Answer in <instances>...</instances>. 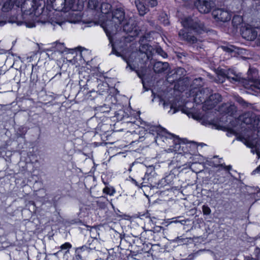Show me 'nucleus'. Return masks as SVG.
<instances>
[{
	"instance_id": "8",
	"label": "nucleus",
	"mask_w": 260,
	"mask_h": 260,
	"mask_svg": "<svg viewBox=\"0 0 260 260\" xmlns=\"http://www.w3.org/2000/svg\"><path fill=\"white\" fill-rule=\"evenodd\" d=\"M161 127H159L158 126H151L147 131H148V134L149 135H152L153 136L156 135L154 137V140L156 143L157 142V141L161 140L162 141H164V138H167V136H164V135L168 134L169 135H171L173 137H174L175 136L171 133H169L167 132L166 129H162L161 130Z\"/></svg>"
},
{
	"instance_id": "2",
	"label": "nucleus",
	"mask_w": 260,
	"mask_h": 260,
	"mask_svg": "<svg viewBox=\"0 0 260 260\" xmlns=\"http://www.w3.org/2000/svg\"><path fill=\"white\" fill-rule=\"evenodd\" d=\"M111 16V19L107 21L106 26L104 29L112 48L111 53L117 56H120V53L114 47L112 36L115 35L119 29H121L120 25L125 21V12L123 8L119 7L114 9L112 12Z\"/></svg>"
},
{
	"instance_id": "40",
	"label": "nucleus",
	"mask_w": 260,
	"mask_h": 260,
	"mask_svg": "<svg viewBox=\"0 0 260 260\" xmlns=\"http://www.w3.org/2000/svg\"><path fill=\"white\" fill-rule=\"evenodd\" d=\"M61 74H62V73L61 72H59V73H57V74H55V75L52 78L53 79L54 78H60L61 76Z\"/></svg>"
},
{
	"instance_id": "41",
	"label": "nucleus",
	"mask_w": 260,
	"mask_h": 260,
	"mask_svg": "<svg viewBox=\"0 0 260 260\" xmlns=\"http://www.w3.org/2000/svg\"><path fill=\"white\" fill-rule=\"evenodd\" d=\"M256 173H260V166L259 167H258L255 170L253 171L252 174H254Z\"/></svg>"
},
{
	"instance_id": "56",
	"label": "nucleus",
	"mask_w": 260,
	"mask_h": 260,
	"mask_svg": "<svg viewBox=\"0 0 260 260\" xmlns=\"http://www.w3.org/2000/svg\"><path fill=\"white\" fill-rule=\"evenodd\" d=\"M172 108H173V106H171V109H172Z\"/></svg>"
},
{
	"instance_id": "23",
	"label": "nucleus",
	"mask_w": 260,
	"mask_h": 260,
	"mask_svg": "<svg viewBox=\"0 0 260 260\" xmlns=\"http://www.w3.org/2000/svg\"><path fill=\"white\" fill-rule=\"evenodd\" d=\"M111 5L108 3L103 2L101 5V11L102 13L107 14L111 10Z\"/></svg>"
},
{
	"instance_id": "1",
	"label": "nucleus",
	"mask_w": 260,
	"mask_h": 260,
	"mask_svg": "<svg viewBox=\"0 0 260 260\" xmlns=\"http://www.w3.org/2000/svg\"><path fill=\"white\" fill-rule=\"evenodd\" d=\"M19 8L22 14L10 17L9 22L16 23L18 25L25 23L27 27H33L35 26V21H39L42 19L46 20L48 19L46 15L47 11L43 10L40 13L39 12V6L36 0H23ZM45 21L44 20V22Z\"/></svg>"
},
{
	"instance_id": "13",
	"label": "nucleus",
	"mask_w": 260,
	"mask_h": 260,
	"mask_svg": "<svg viewBox=\"0 0 260 260\" xmlns=\"http://www.w3.org/2000/svg\"><path fill=\"white\" fill-rule=\"evenodd\" d=\"M178 36L181 40L185 41L190 44H199L200 42L199 39L185 29H181L178 32Z\"/></svg>"
},
{
	"instance_id": "47",
	"label": "nucleus",
	"mask_w": 260,
	"mask_h": 260,
	"mask_svg": "<svg viewBox=\"0 0 260 260\" xmlns=\"http://www.w3.org/2000/svg\"><path fill=\"white\" fill-rule=\"evenodd\" d=\"M58 25H59L60 26H61L63 24H64L65 23V22L64 21H62V22H56Z\"/></svg>"
},
{
	"instance_id": "26",
	"label": "nucleus",
	"mask_w": 260,
	"mask_h": 260,
	"mask_svg": "<svg viewBox=\"0 0 260 260\" xmlns=\"http://www.w3.org/2000/svg\"><path fill=\"white\" fill-rule=\"evenodd\" d=\"M99 6L98 0H89L88 7L91 10H96Z\"/></svg>"
},
{
	"instance_id": "10",
	"label": "nucleus",
	"mask_w": 260,
	"mask_h": 260,
	"mask_svg": "<svg viewBox=\"0 0 260 260\" xmlns=\"http://www.w3.org/2000/svg\"><path fill=\"white\" fill-rule=\"evenodd\" d=\"M221 96L217 93L208 95V99L203 106V110L206 111L212 109L221 101Z\"/></svg>"
},
{
	"instance_id": "44",
	"label": "nucleus",
	"mask_w": 260,
	"mask_h": 260,
	"mask_svg": "<svg viewBox=\"0 0 260 260\" xmlns=\"http://www.w3.org/2000/svg\"><path fill=\"white\" fill-rule=\"evenodd\" d=\"M160 50L161 51V52H159V54H160V55L164 57H165V56L167 55V54L161 49Z\"/></svg>"
},
{
	"instance_id": "29",
	"label": "nucleus",
	"mask_w": 260,
	"mask_h": 260,
	"mask_svg": "<svg viewBox=\"0 0 260 260\" xmlns=\"http://www.w3.org/2000/svg\"><path fill=\"white\" fill-rule=\"evenodd\" d=\"M162 229V227L160 226H156L154 227L153 230H148V232L150 233V235L152 236H154V234L156 232H159Z\"/></svg>"
},
{
	"instance_id": "24",
	"label": "nucleus",
	"mask_w": 260,
	"mask_h": 260,
	"mask_svg": "<svg viewBox=\"0 0 260 260\" xmlns=\"http://www.w3.org/2000/svg\"><path fill=\"white\" fill-rule=\"evenodd\" d=\"M182 216H177L174 218H172L171 220V221L169 222L170 223H180L182 225H184L186 222L188 221V219H182Z\"/></svg>"
},
{
	"instance_id": "14",
	"label": "nucleus",
	"mask_w": 260,
	"mask_h": 260,
	"mask_svg": "<svg viewBox=\"0 0 260 260\" xmlns=\"http://www.w3.org/2000/svg\"><path fill=\"white\" fill-rule=\"evenodd\" d=\"M210 90L208 88H203L197 92L194 98V101L197 104L205 103L208 99V95L210 93Z\"/></svg>"
},
{
	"instance_id": "19",
	"label": "nucleus",
	"mask_w": 260,
	"mask_h": 260,
	"mask_svg": "<svg viewBox=\"0 0 260 260\" xmlns=\"http://www.w3.org/2000/svg\"><path fill=\"white\" fill-rule=\"evenodd\" d=\"M39 67L37 65L32 64V70L30 77V86L35 87L38 81V72Z\"/></svg>"
},
{
	"instance_id": "45",
	"label": "nucleus",
	"mask_w": 260,
	"mask_h": 260,
	"mask_svg": "<svg viewBox=\"0 0 260 260\" xmlns=\"http://www.w3.org/2000/svg\"><path fill=\"white\" fill-rule=\"evenodd\" d=\"M132 181L133 183H134L137 186H139V184L138 183V182L136 181V180L134 179H132Z\"/></svg>"
},
{
	"instance_id": "50",
	"label": "nucleus",
	"mask_w": 260,
	"mask_h": 260,
	"mask_svg": "<svg viewBox=\"0 0 260 260\" xmlns=\"http://www.w3.org/2000/svg\"><path fill=\"white\" fill-rule=\"evenodd\" d=\"M165 23L166 25H168V24H169V21L168 20H167L166 22H165Z\"/></svg>"
},
{
	"instance_id": "46",
	"label": "nucleus",
	"mask_w": 260,
	"mask_h": 260,
	"mask_svg": "<svg viewBox=\"0 0 260 260\" xmlns=\"http://www.w3.org/2000/svg\"><path fill=\"white\" fill-rule=\"evenodd\" d=\"M192 118L193 119H194L198 120L199 119V116L197 115H195V114H192Z\"/></svg>"
},
{
	"instance_id": "49",
	"label": "nucleus",
	"mask_w": 260,
	"mask_h": 260,
	"mask_svg": "<svg viewBox=\"0 0 260 260\" xmlns=\"http://www.w3.org/2000/svg\"><path fill=\"white\" fill-rule=\"evenodd\" d=\"M177 111V110L176 109H175V108H174V110H173V111L172 112V114L175 113Z\"/></svg>"
},
{
	"instance_id": "25",
	"label": "nucleus",
	"mask_w": 260,
	"mask_h": 260,
	"mask_svg": "<svg viewBox=\"0 0 260 260\" xmlns=\"http://www.w3.org/2000/svg\"><path fill=\"white\" fill-rule=\"evenodd\" d=\"M243 21V18L239 15L234 16L232 19V24L234 26L237 27Z\"/></svg>"
},
{
	"instance_id": "6",
	"label": "nucleus",
	"mask_w": 260,
	"mask_h": 260,
	"mask_svg": "<svg viewBox=\"0 0 260 260\" xmlns=\"http://www.w3.org/2000/svg\"><path fill=\"white\" fill-rule=\"evenodd\" d=\"M49 1V0H47ZM54 10L57 11H68L72 9L75 0H49Z\"/></svg>"
},
{
	"instance_id": "32",
	"label": "nucleus",
	"mask_w": 260,
	"mask_h": 260,
	"mask_svg": "<svg viewBox=\"0 0 260 260\" xmlns=\"http://www.w3.org/2000/svg\"><path fill=\"white\" fill-rule=\"evenodd\" d=\"M203 79L201 77L196 78L193 81V84L197 86H202L203 85L202 82Z\"/></svg>"
},
{
	"instance_id": "35",
	"label": "nucleus",
	"mask_w": 260,
	"mask_h": 260,
	"mask_svg": "<svg viewBox=\"0 0 260 260\" xmlns=\"http://www.w3.org/2000/svg\"><path fill=\"white\" fill-rule=\"evenodd\" d=\"M148 48V45L144 44L140 46V51L143 53H145V51L147 50Z\"/></svg>"
},
{
	"instance_id": "3",
	"label": "nucleus",
	"mask_w": 260,
	"mask_h": 260,
	"mask_svg": "<svg viewBox=\"0 0 260 260\" xmlns=\"http://www.w3.org/2000/svg\"><path fill=\"white\" fill-rule=\"evenodd\" d=\"M210 166L217 168L214 175L213 182L215 184H220L225 182L231 174L230 170L232 169V166H226L225 164H215L210 161Z\"/></svg>"
},
{
	"instance_id": "43",
	"label": "nucleus",
	"mask_w": 260,
	"mask_h": 260,
	"mask_svg": "<svg viewBox=\"0 0 260 260\" xmlns=\"http://www.w3.org/2000/svg\"><path fill=\"white\" fill-rule=\"evenodd\" d=\"M160 50L161 51V52H159V54H160V55L164 57H165V56L167 55V54L161 49Z\"/></svg>"
},
{
	"instance_id": "34",
	"label": "nucleus",
	"mask_w": 260,
	"mask_h": 260,
	"mask_svg": "<svg viewBox=\"0 0 260 260\" xmlns=\"http://www.w3.org/2000/svg\"><path fill=\"white\" fill-rule=\"evenodd\" d=\"M180 140L179 139L176 137V139L174 140V144H175V146L174 147V149H175V151H177V150H179V148H180Z\"/></svg>"
},
{
	"instance_id": "36",
	"label": "nucleus",
	"mask_w": 260,
	"mask_h": 260,
	"mask_svg": "<svg viewBox=\"0 0 260 260\" xmlns=\"http://www.w3.org/2000/svg\"><path fill=\"white\" fill-rule=\"evenodd\" d=\"M185 241V239L182 238L181 236L180 237H177L175 239H174L173 240V242H178V243H182L184 242Z\"/></svg>"
},
{
	"instance_id": "15",
	"label": "nucleus",
	"mask_w": 260,
	"mask_h": 260,
	"mask_svg": "<svg viewBox=\"0 0 260 260\" xmlns=\"http://www.w3.org/2000/svg\"><path fill=\"white\" fill-rule=\"evenodd\" d=\"M257 73L256 71H253V74L249 75L247 77L249 84L253 90H256L257 92H260V79L257 76Z\"/></svg>"
},
{
	"instance_id": "12",
	"label": "nucleus",
	"mask_w": 260,
	"mask_h": 260,
	"mask_svg": "<svg viewBox=\"0 0 260 260\" xmlns=\"http://www.w3.org/2000/svg\"><path fill=\"white\" fill-rule=\"evenodd\" d=\"M213 17L217 21L226 22L231 18L230 13L226 10L222 9H216L214 10L212 13Z\"/></svg>"
},
{
	"instance_id": "30",
	"label": "nucleus",
	"mask_w": 260,
	"mask_h": 260,
	"mask_svg": "<svg viewBox=\"0 0 260 260\" xmlns=\"http://www.w3.org/2000/svg\"><path fill=\"white\" fill-rule=\"evenodd\" d=\"M202 211L203 214L205 215H209L211 212L210 208L207 205H205L202 206Z\"/></svg>"
},
{
	"instance_id": "51",
	"label": "nucleus",
	"mask_w": 260,
	"mask_h": 260,
	"mask_svg": "<svg viewBox=\"0 0 260 260\" xmlns=\"http://www.w3.org/2000/svg\"><path fill=\"white\" fill-rule=\"evenodd\" d=\"M150 169L154 171V168L152 167H150Z\"/></svg>"
},
{
	"instance_id": "20",
	"label": "nucleus",
	"mask_w": 260,
	"mask_h": 260,
	"mask_svg": "<svg viewBox=\"0 0 260 260\" xmlns=\"http://www.w3.org/2000/svg\"><path fill=\"white\" fill-rule=\"evenodd\" d=\"M169 63L167 62L158 61L154 63L153 70L155 73H159L166 71L169 68Z\"/></svg>"
},
{
	"instance_id": "48",
	"label": "nucleus",
	"mask_w": 260,
	"mask_h": 260,
	"mask_svg": "<svg viewBox=\"0 0 260 260\" xmlns=\"http://www.w3.org/2000/svg\"><path fill=\"white\" fill-rule=\"evenodd\" d=\"M5 24V22L0 21V26H3Z\"/></svg>"
},
{
	"instance_id": "54",
	"label": "nucleus",
	"mask_w": 260,
	"mask_h": 260,
	"mask_svg": "<svg viewBox=\"0 0 260 260\" xmlns=\"http://www.w3.org/2000/svg\"><path fill=\"white\" fill-rule=\"evenodd\" d=\"M143 87L145 88V85L143 84Z\"/></svg>"
},
{
	"instance_id": "33",
	"label": "nucleus",
	"mask_w": 260,
	"mask_h": 260,
	"mask_svg": "<svg viewBox=\"0 0 260 260\" xmlns=\"http://www.w3.org/2000/svg\"><path fill=\"white\" fill-rule=\"evenodd\" d=\"M72 247L71 244L69 242H66L60 246V248L61 250H67V252L69 251V249Z\"/></svg>"
},
{
	"instance_id": "31",
	"label": "nucleus",
	"mask_w": 260,
	"mask_h": 260,
	"mask_svg": "<svg viewBox=\"0 0 260 260\" xmlns=\"http://www.w3.org/2000/svg\"><path fill=\"white\" fill-rule=\"evenodd\" d=\"M146 5L148 7H154L158 4L157 0H146Z\"/></svg>"
},
{
	"instance_id": "53",
	"label": "nucleus",
	"mask_w": 260,
	"mask_h": 260,
	"mask_svg": "<svg viewBox=\"0 0 260 260\" xmlns=\"http://www.w3.org/2000/svg\"><path fill=\"white\" fill-rule=\"evenodd\" d=\"M93 92V91L92 90H91V91H90V93H92V92Z\"/></svg>"
},
{
	"instance_id": "21",
	"label": "nucleus",
	"mask_w": 260,
	"mask_h": 260,
	"mask_svg": "<svg viewBox=\"0 0 260 260\" xmlns=\"http://www.w3.org/2000/svg\"><path fill=\"white\" fill-rule=\"evenodd\" d=\"M82 73L80 74V77H79L80 80L79 81V84L80 86L81 90L83 89V91H84L85 89L87 90L89 89L88 86H89V84H90L91 83V82L89 79V75H87L86 78H85V76H83V78L84 79H82Z\"/></svg>"
},
{
	"instance_id": "5",
	"label": "nucleus",
	"mask_w": 260,
	"mask_h": 260,
	"mask_svg": "<svg viewBox=\"0 0 260 260\" xmlns=\"http://www.w3.org/2000/svg\"><path fill=\"white\" fill-rule=\"evenodd\" d=\"M218 77H220L222 79L219 78V82L223 83L225 79L229 80L232 83L240 82L241 78L240 75L237 74L233 69L224 70L220 69L217 73Z\"/></svg>"
},
{
	"instance_id": "27",
	"label": "nucleus",
	"mask_w": 260,
	"mask_h": 260,
	"mask_svg": "<svg viewBox=\"0 0 260 260\" xmlns=\"http://www.w3.org/2000/svg\"><path fill=\"white\" fill-rule=\"evenodd\" d=\"M252 125L253 127L256 128H260V115H255V117L253 119Z\"/></svg>"
},
{
	"instance_id": "39",
	"label": "nucleus",
	"mask_w": 260,
	"mask_h": 260,
	"mask_svg": "<svg viewBox=\"0 0 260 260\" xmlns=\"http://www.w3.org/2000/svg\"><path fill=\"white\" fill-rule=\"evenodd\" d=\"M238 102L244 106H247L248 104L247 103L244 101V100L242 99V98H239L238 99Z\"/></svg>"
},
{
	"instance_id": "42",
	"label": "nucleus",
	"mask_w": 260,
	"mask_h": 260,
	"mask_svg": "<svg viewBox=\"0 0 260 260\" xmlns=\"http://www.w3.org/2000/svg\"><path fill=\"white\" fill-rule=\"evenodd\" d=\"M126 62L127 64L126 68L129 67L130 68V69L131 70V71H134V68H133V67L132 65L130 64L129 62L127 61H126Z\"/></svg>"
},
{
	"instance_id": "17",
	"label": "nucleus",
	"mask_w": 260,
	"mask_h": 260,
	"mask_svg": "<svg viewBox=\"0 0 260 260\" xmlns=\"http://www.w3.org/2000/svg\"><path fill=\"white\" fill-rule=\"evenodd\" d=\"M221 111L230 116H234L237 112V108L234 105L224 104L222 106Z\"/></svg>"
},
{
	"instance_id": "7",
	"label": "nucleus",
	"mask_w": 260,
	"mask_h": 260,
	"mask_svg": "<svg viewBox=\"0 0 260 260\" xmlns=\"http://www.w3.org/2000/svg\"><path fill=\"white\" fill-rule=\"evenodd\" d=\"M123 31L128 34L127 38H134L139 34L140 29L135 20L129 18L123 25ZM126 39V37H125Z\"/></svg>"
},
{
	"instance_id": "22",
	"label": "nucleus",
	"mask_w": 260,
	"mask_h": 260,
	"mask_svg": "<svg viewBox=\"0 0 260 260\" xmlns=\"http://www.w3.org/2000/svg\"><path fill=\"white\" fill-rule=\"evenodd\" d=\"M135 4L140 15L143 16L148 12V7L147 5H144L143 2L140 0H136L135 1Z\"/></svg>"
},
{
	"instance_id": "37",
	"label": "nucleus",
	"mask_w": 260,
	"mask_h": 260,
	"mask_svg": "<svg viewBox=\"0 0 260 260\" xmlns=\"http://www.w3.org/2000/svg\"><path fill=\"white\" fill-rule=\"evenodd\" d=\"M222 48L224 51L228 52H232L234 51L233 46H231V47L228 46H222Z\"/></svg>"
},
{
	"instance_id": "9",
	"label": "nucleus",
	"mask_w": 260,
	"mask_h": 260,
	"mask_svg": "<svg viewBox=\"0 0 260 260\" xmlns=\"http://www.w3.org/2000/svg\"><path fill=\"white\" fill-rule=\"evenodd\" d=\"M194 5L202 14L209 13L214 7V3L211 0H197Z\"/></svg>"
},
{
	"instance_id": "18",
	"label": "nucleus",
	"mask_w": 260,
	"mask_h": 260,
	"mask_svg": "<svg viewBox=\"0 0 260 260\" xmlns=\"http://www.w3.org/2000/svg\"><path fill=\"white\" fill-rule=\"evenodd\" d=\"M255 115L251 112H246L240 116V119L246 124L252 125Z\"/></svg>"
},
{
	"instance_id": "55",
	"label": "nucleus",
	"mask_w": 260,
	"mask_h": 260,
	"mask_svg": "<svg viewBox=\"0 0 260 260\" xmlns=\"http://www.w3.org/2000/svg\"><path fill=\"white\" fill-rule=\"evenodd\" d=\"M88 99H89V95L87 97Z\"/></svg>"
},
{
	"instance_id": "11",
	"label": "nucleus",
	"mask_w": 260,
	"mask_h": 260,
	"mask_svg": "<svg viewBox=\"0 0 260 260\" xmlns=\"http://www.w3.org/2000/svg\"><path fill=\"white\" fill-rule=\"evenodd\" d=\"M241 35L248 41H253L257 37V32L250 25L245 24L241 29Z\"/></svg>"
},
{
	"instance_id": "16",
	"label": "nucleus",
	"mask_w": 260,
	"mask_h": 260,
	"mask_svg": "<svg viewBox=\"0 0 260 260\" xmlns=\"http://www.w3.org/2000/svg\"><path fill=\"white\" fill-rule=\"evenodd\" d=\"M23 0H8L4 4L2 10L4 12H8L15 7L19 8L20 5Z\"/></svg>"
},
{
	"instance_id": "52",
	"label": "nucleus",
	"mask_w": 260,
	"mask_h": 260,
	"mask_svg": "<svg viewBox=\"0 0 260 260\" xmlns=\"http://www.w3.org/2000/svg\"><path fill=\"white\" fill-rule=\"evenodd\" d=\"M163 104H164V107H165V106H166V102H164Z\"/></svg>"
},
{
	"instance_id": "4",
	"label": "nucleus",
	"mask_w": 260,
	"mask_h": 260,
	"mask_svg": "<svg viewBox=\"0 0 260 260\" xmlns=\"http://www.w3.org/2000/svg\"><path fill=\"white\" fill-rule=\"evenodd\" d=\"M181 23L183 27L188 28L197 34H200L206 31L204 24L197 18H185L182 20Z\"/></svg>"
},
{
	"instance_id": "28",
	"label": "nucleus",
	"mask_w": 260,
	"mask_h": 260,
	"mask_svg": "<svg viewBox=\"0 0 260 260\" xmlns=\"http://www.w3.org/2000/svg\"><path fill=\"white\" fill-rule=\"evenodd\" d=\"M104 193L109 194L110 196H112L115 192V189L112 187H106L103 189Z\"/></svg>"
},
{
	"instance_id": "38",
	"label": "nucleus",
	"mask_w": 260,
	"mask_h": 260,
	"mask_svg": "<svg viewBox=\"0 0 260 260\" xmlns=\"http://www.w3.org/2000/svg\"><path fill=\"white\" fill-rule=\"evenodd\" d=\"M87 247L86 246H82L81 247H79L76 248V252L79 253L81 251H84L87 249Z\"/></svg>"
}]
</instances>
